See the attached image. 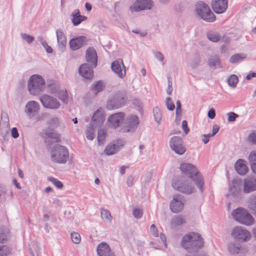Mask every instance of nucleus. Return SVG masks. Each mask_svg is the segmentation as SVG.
<instances>
[{
  "label": "nucleus",
  "mask_w": 256,
  "mask_h": 256,
  "mask_svg": "<svg viewBox=\"0 0 256 256\" xmlns=\"http://www.w3.org/2000/svg\"><path fill=\"white\" fill-rule=\"evenodd\" d=\"M181 246L188 251L186 256H200L198 252L203 246L202 239L198 233L190 232L182 237Z\"/></svg>",
  "instance_id": "nucleus-1"
},
{
  "label": "nucleus",
  "mask_w": 256,
  "mask_h": 256,
  "mask_svg": "<svg viewBox=\"0 0 256 256\" xmlns=\"http://www.w3.org/2000/svg\"><path fill=\"white\" fill-rule=\"evenodd\" d=\"M180 168L182 174L194 180V184L202 193L204 191V182L196 166L188 163H182L180 165Z\"/></svg>",
  "instance_id": "nucleus-2"
},
{
  "label": "nucleus",
  "mask_w": 256,
  "mask_h": 256,
  "mask_svg": "<svg viewBox=\"0 0 256 256\" xmlns=\"http://www.w3.org/2000/svg\"><path fill=\"white\" fill-rule=\"evenodd\" d=\"M128 101V98L124 91L114 92L110 94L106 106L109 110L118 108L124 106Z\"/></svg>",
  "instance_id": "nucleus-3"
},
{
  "label": "nucleus",
  "mask_w": 256,
  "mask_h": 256,
  "mask_svg": "<svg viewBox=\"0 0 256 256\" xmlns=\"http://www.w3.org/2000/svg\"><path fill=\"white\" fill-rule=\"evenodd\" d=\"M232 216L238 222L246 226H251L254 220L248 210L242 208H238L232 212Z\"/></svg>",
  "instance_id": "nucleus-4"
},
{
  "label": "nucleus",
  "mask_w": 256,
  "mask_h": 256,
  "mask_svg": "<svg viewBox=\"0 0 256 256\" xmlns=\"http://www.w3.org/2000/svg\"><path fill=\"white\" fill-rule=\"evenodd\" d=\"M193 182L194 181L192 179H180L174 180L172 186L175 190L182 193L190 194L196 192Z\"/></svg>",
  "instance_id": "nucleus-5"
},
{
  "label": "nucleus",
  "mask_w": 256,
  "mask_h": 256,
  "mask_svg": "<svg viewBox=\"0 0 256 256\" xmlns=\"http://www.w3.org/2000/svg\"><path fill=\"white\" fill-rule=\"evenodd\" d=\"M196 12L203 20L208 22H213L216 16L207 4L199 2L196 4Z\"/></svg>",
  "instance_id": "nucleus-6"
},
{
  "label": "nucleus",
  "mask_w": 256,
  "mask_h": 256,
  "mask_svg": "<svg viewBox=\"0 0 256 256\" xmlns=\"http://www.w3.org/2000/svg\"><path fill=\"white\" fill-rule=\"evenodd\" d=\"M44 86V81L42 78L38 74L30 76L28 82V88L29 92L32 94H36L40 92Z\"/></svg>",
  "instance_id": "nucleus-7"
},
{
  "label": "nucleus",
  "mask_w": 256,
  "mask_h": 256,
  "mask_svg": "<svg viewBox=\"0 0 256 256\" xmlns=\"http://www.w3.org/2000/svg\"><path fill=\"white\" fill-rule=\"evenodd\" d=\"M51 158L53 162L58 164L65 163L68 158V152L64 146H56L52 150Z\"/></svg>",
  "instance_id": "nucleus-8"
},
{
  "label": "nucleus",
  "mask_w": 256,
  "mask_h": 256,
  "mask_svg": "<svg viewBox=\"0 0 256 256\" xmlns=\"http://www.w3.org/2000/svg\"><path fill=\"white\" fill-rule=\"evenodd\" d=\"M170 145L171 149L178 154L182 155L186 150L183 140L180 136L172 137L170 140Z\"/></svg>",
  "instance_id": "nucleus-9"
},
{
  "label": "nucleus",
  "mask_w": 256,
  "mask_h": 256,
  "mask_svg": "<svg viewBox=\"0 0 256 256\" xmlns=\"http://www.w3.org/2000/svg\"><path fill=\"white\" fill-rule=\"evenodd\" d=\"M232 236L240 242H247L251 238L250 233L242 226H236L232 230Z\"/></svg>",
  "instance_id": "nucleus-10"
},
{
  "label": "nucleus",
  "mask_w": 256,
  "mask_h": 256,
  "mask_svg": "<svg viewBox=\"0 0 256 256\" xmlns=\"http://www.w3.org/2000/svg\"><path fill=\"white\" fill-rule=\"evenodd\" d=\"M184 205V200L183 196L180 194H176L173 196L172 200L170 202V210L174 213H179L183 210Z\"/></svg>",
  "instance_id": "nucleus-11"
},
{
  "label": "nucleus",
  "mask_w": 256,
  "mask_h": 256,
  "mask_svg": "<svg viewBox=\"0 0 256 256\" xmlns=\"http://www.w3.org/2000/svg\"><path fill=\"white\" fill-rule=\"evenodd\" d=\"M40 100L44 107L50 109L58 108L60 103L56 98L47 94H44L40 98Z\"/></svg>",
  "instance_id": "nucleus-12"
},
{
  "label": "nucleus",
  "mask_w": 256,
  "mask_h": 256,
  "mask_svg": "<svg viewBox=\"0 0 256 256\" xmlns=\"http://www.w3.org/2000/svg\"><path fill=\"white\" fill-rule=\"evenodd\" d=\"M152 2L149 0H136L130 8L132 12L150 10Z\"/></svg>",
  "instance_id": "nucleus-13"
},
{
  "label": "nucleus",
  "mask_w": 256,
  "mask_h": 256,
  "mask_svg": "<svg viewBox=\"0 0 256 256\" xmlns=\"http://www.w3.org/2000/svg\"><path fill=\"white\" fill-rule=\"evenodd\" d=\"M124 114L122 112L112 114L108 118V123L110 126L116 128L122 124L124 120Z\"/></svg>",
  "instance_id": "nucleus-14"
},
{
  "label": "nucleus",
  "mask_w": 256,
  "mask_h": 256,
  "mask_svg": "<svg viewBox=\"0 0 256 256\" xmlns=\"http://www.w3.org/2000/svg\"><path fill=\"white\" fill-rule=\"evenodd\" d=\"M112 71L120 78H123L126 74L124 66L122 60L114 61L112 64Z\"/></svg>",
  "instance_id": "nucleus-15"
},
{
  "label": "nucleus",
  "mask_w": 256,
  "mask_h": 256,
  "mask_svg": "<svg viewBox=\"0 0 256 256\" xmlns=\"http://www.w3.org/2000/svg\"><path fill=\"white\" fill-rule=\"evenodd\" d=\"M104 118L103 110L101 108L98 109L92 117L90 125L95 127L100 126L103 124Z\"/></svg>",
  "instance_id": "nucleus-16"
},
{
  "label": "nucleus",
  "mask_w": 256,
  "mask_h": 256,
  "mask_svg": "<svg viewBox=\"0 0 256 256\" xmlns=\"http://www.w3.org/2000/svg\"><path fill=\"white\" fill-rule=\"evenodd\" d=\"M243 190L245 193H250L256 190V178H246L244 180Z\"/></svg>",
  "instance_id": "nucleus-17"
},
{
  "label": "nucleus",
  "mask_w": 256,
  "mask_h": 256,
  "mask_svg": "<svg viewBox=\"0 0 256 256\" xmlns=\"http://www.w3.org/2000/svg\"><path fill=\"white\" fill-rule=\"evenodd\" d=\"M212 6L216 13H223L228 8V0H216L212 2Z\"/></svg>",
  "instance_id": "nucleus-18"
},
{
  "label": "nucleus",
  "mask_w": 256,
  "mask_h": 256,
  "mask_svg": "<svg viewBox=\"0 0 256 256\" xmlns=\"http://www.w3.org/2000/svg\"><path fill=\"white\" fill-rule=\"evenodd\" d=\"M124 145V142L122 140H118L112 144H109L108 146L106 148L104 152L108 156L114 154Z\"/></svg>",
  "instance_id": "nucleus-19"
},
{
  "label": "nucleus",
  "mask_w": 256,
  "mask_h": 256,
  "mask_svg": "<svg viewBox=\"0 0 256 256\" xmlns=\"http://www.w3.org/2000/svg\"><path fill=\"white\" fill-rule=\"evenodd\" d=\"M97 253L98 256H115L110 246L106 242L100 244L97 247Z\"/></svg>",
  "instance_id": "nucleus-20"
},
{
  "label": "nucleus",
  "mask_w": 256,
  "mask_h": 256,
  "mask_svg": "<svg viewBox=\"0 0 256 256\" xmlns=\"http://www.w3.org/2000/svg\"><path fill=\"white\" fill-rule=\"evenodd\" d=\"M86 58L88 62L90 63L92 67H96L97 64V54L93 48H88L86 53Z\"/></svg>",
  "instance_id": "nucleus-21"
},
{
  "label": "nucleus",
  "mask_w": 256,
  "mask_h": 256,
  "mask_svg": "<svg viewBox=\"0 0 256 256\" xmlns=\"http://www.w3.org/2000/svg\"><path fill=\"white\" fill-rule=\"evenodd\" d=\"M92 68H90L86 64H82L78 69L80 74L86 79H91L93 76Z\"/></svg>",
  "instance_id": "nucleus-22"
},
{
  "label": "nucleus",
  "mask_w": 256,
  "mask_h": 256,
  "mask_svg": "<svg viewBox=\"0 0 256 256\" xmlns=\"http://www.w3.org/2000/svg\"><path fill=\"white\" fill-rule=\"evenodd\" d=\"M236 172L240 175H245L247 174L248 168L246 164V161L242 159H238L234 164Z\"/></svg>",
  "instance_id": "nucleus-23"
},
{
  "label": "nucleus",
  "mask_w": 256,
  "mask_h": 256,
  "mask_svg": "<svg viewBox=\"0 0 256 256\" xmlns=\"http://www.w3.org/2000/svg\"><path fill=\"white\" fill-rule=\"evenodd\" d=\"M85 38L83 36H80L74 38L70 40L69 42L70 47L72 50L79 49L83 44Z\"/></svg>",
  "instance_id": "nucleus-24"
},
{
  "label": "nucleus",
  "mask_w": 256,
  "mask_h": 256,
  "mask_svg": "<svg viewBox=\"0 0 256 256\" xmlns=\"http://www.w3.org/2000/svg\"><path fill=\"white\" fill-rule=\"evenodd\" d=\"M39 110V106L35 101L28 102L25 106V111L29 116H34Z\"/></svg>",
  "instance_id": "nucleus-25"
},
{
  "label": "nucleus",
  "mask_w": 256,
  "mask_h": 256,
  "mask_svg": "<svg viewBox=\"0 0 256 256\" xmlns=\"http://www.w3.org/2000/svg\"><path fill=\"white\" fill-rule=\"evenodd\" d=\"M42 136L46 142L48 141L49 140L56 142L60 139L59 134L54 130L50 129V128H46L44 130Z\"/></svg>",
  "instance_id": "nucleus-26"
},
{
  "label": "nucleus",
  "mask_w": 256,
  "mask_h": 256,
  "mask_svg": "<svg viewBox=\"0 0 256 256\" xmlns=\"http://www.w3.org/2000/svg\"><path fill=\"white\" fill-rule=\"evenodd\" d=\"M72 17V22L74 26L78 25L81 22L86 20V17L80 14V10L78 9L75 10L71 14Z\"/></svg>",
  "instance_id": "nucleus-27"
},
{
  "label": "nucleus",
  "mask_w": 256,
  "mask_h": 256,
  "mask_svg": "<svg viewBox=\"0 0 256 256\" xmlns=\"http://www.w3.org/2000/svg\"><path fill=\"white\" fill-rule=\"evenodd\" d=\"M126 124L128 128L126 130L127 132H130L132 129L136 127L138 124V118L136 115H132L128 116L126 121Z\"/></svg>",
  "instance_id": "nucleus-28"
},
{
  "label": "nucleus",
  "mask_w": 256,
  "mask_h": 256,
  "mask_svg": "<svg viewBox=\"0 0 256 256\" xmlns=\"http://www.w3.org/2000/svg\"><path fill=\"white\" fill-rule=\"evenodd\" d=\"M56 34L59 48L62 51H64L66 44V37L64 33L60 30H57Z\"/></svg>",
  "instance_id": "nucleus-29"
},
{
  "label": "nucleus",
  "mask_w": 256,
  "mask_h": 256,
  "mask_svg": "<svg viewBox=\"0 0 256 256\" xmlns=\"http://www.w3.org/2000/svg\"><path fill=\"white\" fill-rule=\"evenodd\" d=\"M186 223V220L182 216H177L172 218L170 222V226L172 228H174L178 226H180Z\"/></svg>",
  "instance_id": "nucleus-30"
},
{
  "label": "nucleus",
  "mask_w": 256,
  "mask_h": 256,
  "mask_svg": "<svg viewBox=\"0 0 256 256\" xmlns=\"http://www.w3.org/2000/svg\"><path fill=\"white\" fill-rule=\"evenodd\" d=\"M248 208L254 214L256 212V193L249 198L248 202Z\"/></svg>",
  "instance_id": "nucleus-31"
},
{
  "label": "nucleus",
  "mask_w": 256,
  "mask_h": 256,
  "mask_svg": "<svg viewBox=\"0 0 256 256\" xmlns=\"http://www.w3.org/2000/svg\"><path fill=\"white\" fill-rule=\"evenodd\" d=\"M248 160L252 172L256 174V150H253L250 153Z\"/></svg>",
  "instance_id": "nucleus-32"
},
{
  "label": "nucleus",
  "mask_w": 256,
  "mask_h": 256,
  "mask_svg": "<svg viewBox=\"0 0 256 256\" xmlns=\"http://www.w3.org/2000/svg\"><path fill=\"white\" fill-rule=\"evenodd\" d=\"M246 57V54L244 53L235 54L230 58V62L232 64H236L245 59Z\"/></svg>",
  "instance_id": "nucleus-33"
},
{
  "label": "nucleus",
  "mask_w": 256,
  "mask_h": 256,
  "mask_svg": "<svg viewBox=\"0 0 256 256\" xmlns=\"http://www.w3.org/2000/svg\"><path fill=\"white\" fill-rule=\"evenodd\" d=\"M208 64L210 67L213 69L221 67L219 58L215 56L212 57L208 60Z\"/></svg>",
  "instance_id": "nucleus-34"
},
{
  "label": "nucleus",
  "mask_w": 256,
  "mask_h": 256,
  "mask_svg": "<svg viewBox=\"0 0 256 256\" xmlns=\"http://www.w3.org/2000/svg\"><path fill=\"white\" fill-rule=\"evenodd\" d=\"M227 82L230 86L235 88L238 82V78L236 75L231 74L228 78Z\"/></svg>",
  "instance_id": "nucleus-35"
},
{
  "label": "nucleus",
  "mask_w": 256,
  "mask_h": 256,
  "mask_svg": "<svg viewBox=\"0 0 256 256\" xmlns=\"http://www.w3.org/2000/svg\"><path fill=\"white\" fill-rule=\"evenodd\" d=\"M101 217L104 220L108 222H110L112 219L110 212L104 208L101 210Z\"/></svg>",
  "instance_id": "nucleus-36"
},
{
  "label": "nucleus",
  "mask_w": 256,
  "mask_h": 256,
  "mask_svg": "<svg viewBox=\"0 0 256 256\" xmlns=\"http://www.w3.org/2000/svg\"><path fill=\"white\" fill-rule=\"evenodd\" d=\"M240 190V186L237 181H232V186L230 188V192L233 194H236Z\"/></svg>",
  "instance_id": "nucleus-37"
},
{
  "label": "nucleus",
  "mask_w": 256,
  "mask_h": 256,
  "mask_svg": "<svg viewBox=\"0 0 256 256\" xmlns=\"http://www.w3.org/2000/svg\"><path fill=\"white\" fill-rule=\"evenodd\" d=\"M94 128H96L94 126H92L90 124V126L86 128V136L88 139L90 140H92L94 138Z\"/></svg>",
  "instance_id": "nucleus-38"
},
{
  "label": "nucleus",
  "mask_w": 256,
  "mask_h": 256,
  "mask_svg": "<svg viewBox=\"0 0 256 256\" xmlns=\"http://www.w3.org/2000/svg\"><path fill=\"white\" fill-rule=\"evenodd\" d=\"M207 37L210 40L214 42L219 41L220 38V35L216 32H208L207 34Z\"/></svg>",
  "instance_id": "nucleus-39"
},
{
  "label": "nucleus",
  "mask_w": 256,
  "mask_h": 256,
  "mask_svg": "<svg viewBox=\"0 0 256 256\" xmlns=\"http://www.w3.org/2000/svg\"><path fill=\"white\" fill-rule=\"evenodd\" d=\"M153 113L155 120L158 124H160L162 117V112L156 106L154 108L153 110Z\"/></svg>",
  "instance_id": "nucleus-40"
},
{
  "label": "nucleus",
  "mask_w": 256,
  "mask_h": 256,
  "mask_svg": "<svg viewBox=\"0 0 256 256\" xmlns=\"http://www.w3.org/2000/svg\"><path fill=\"white\" fill-rule=\"evenodd\" d=\"M106 136V132L104 130H100L98 133V142L99 145L103 144Z\"/></svg>",
  "instance_id": "nucleus-41"
},
{
  "label": "nucleus",
  "mask_w": 256,
  "mask_h": 256,
  "mask_svg": "<svg viewBox=\"0 0 256 256\" xmlns=\"http://www.w3.org/2000/svg\"><path fill=\"white\" fill-rule=\"evenodd\" d=\"M229 252L232 254H237L240 251V247L234 243H230L228 245Z\"/></svg>",
  "instance_id": "nucleus-42"
},
{
  "label": "nucleus",
  "mask_w": 256,
  "mask_h": 256,
  "mask_svg": "<svg viewBox=\"0 0 256 256\" xmlns=\"http://www.w3.org/2000/svg\"><path fill=\"white\" fill-rule=\"evenodd\" d=\"M11 249L8 246H0V256H7L10 254Z\"/></svg>",
  "instance_id": "nucleus-43"
},
{
  "label": "nucleus",
  "mask_w": 256,
  "mask_h": 256,
  "mask_svg": "<svg viewBox=\"0 0 256 256\" xmlns=\"http://www.w3.org/2000/svg\"><path fill=\"white\" fill-rule=\"evenodd\" d=\"M71 239L74 243L78 244L80 242L81 237L78 233L74 232L71 233Z\"/></svg>",
  "instance_id": "nucleus-44"
},
{
  "label": "nucleus",
  "mask_w": 256,
  "mask_h": 256,
  "mask_svg": "<svg viewBox=\"0 0 256 256\" xmlns=\"http://www.w3.org/2000/svg\"><path fill=\"white\" fill-rule=\"evenodd\" d=\"M60 120L58 118H53L48 121L49 125L53 128L60 126Z\"/></svg>",
  "instance_id": "nucleus-45"
},
{
  "label": "nucleus",
  "mask_w": 256,
  "mask_h": 256,
  "mask_svg": "<svg viewBox=\"0 0 256 256\" xmlns=\"http://www.w3.org/2000/svg\"><path fill=\"white\" fill-rule=\"evenodd\" d=\"M38 246L36 242H32L30 244V252L32 256H34L35 253H38Z\"/></svg>",
  "instance_id": "nucleus-46"
},
{
  "label": "nucleus",
  "mask_w": 256,
  "mask_h": 256,
  "mask_svg": "<svg viewBox=\"0 0 256 256\" xmlns=\"http://www.w3.org/2000/svg\"><path fill=\"white\" fill-rule=\"evenodd\" d=\"M104 88L102 82H98L93 86L92 89L96 94L102 91Z\"/></svg>",
  "instance_id": "nucleus-47"
},
{
  "label": "nucleus",
  "mask_w": 256,
  "mask_h": 256,
  "mask_svg": "<svg viewBox=\"0 0 256 256\" xmlns=\"http://www.w3.org/2000/svg\"><path fill=\"white\" fill-rule=\"evenodd\" d=\"M48 180H49V181L52 182L58 188H62V186H63L62 184L60 181H59L58 180H57L54 178H52V177L48 178Z\"/></svg>",
  "instance_id": "nucleus-48"
},
{
  "label": "nucleus",
  "mask_w": 256,
  "mask_h": 256,
  "mask_svg": "<svg viewBox=\"0 0 256 256\" xmlns=\"http://www.w3.org/2000/svg\"><path fill=\"white\" fill-rule=\"evenodd\" d=\"M200 58L198 56H196L194 58L192 64H191V67L192 68H196L200 63Z\"/></svg>",
  "instance_id": "nucleus-49"
},
{
  "label": "nucleus",
  "mask_w": 256,
  "mask_h": 256,
  "mask_svg": "<svg viewBox=\"0 0 256 256\" xmlns=\"http://www.w3.org/2000/svg\"><path fill=\"white\" fill-rule=\"evenodd\" d=\"M143 212L142 210L140 208H135L133 210V216L136 218H140L142 217Z\"/></svg>",
  "instance_id": "nucleus-50"
},
{
  "label": "nucleus",
  "mask_w": 256,
  "mask_h": 256,
  "mask_svg": "<svg viewBox=\"0 0 256 256\" xmlns=\"http://www.w3.org/2000/svg\"><path fill=\"white\" fill-rule=\"evenodd\" d=\"M22 38L25 40L28 44L31 43L34 40V38L30 35L26 34H21Z\"/></svg>",
  "instance_id": "nucleus-51"
},
{
  "label": "nucleus",
  "mask_w": 256,
  "mask_h": 256,
  "mask_svg": "<svg viewBox=\"0 0 256 256\" xmlns=\"http://www.w3.org/2000/svg\"><path fill=\"white\" fill-rule=\"evenodd\" d=\"M228 120L234 122L238 117V115L234 112H230L228 114Z\"/></svg>",
  "instance_id": "nucleus-52"
},
{
  "label": "nucleus",
  "mask_w": 256,
  "mask_h": 256,
  "mask_svg": "<svg viewBox=\"0 0 256 256\" xmlns=\"http://www.w3.org/2000/svg\"><path fill=\"white\" fill-rule=\"evenodd\" d=\"M166 105L168 110H172L174 108V105L170 98H168L166 101Z\"/></svg>",
  "instance_id": "nucleus-53"
},
{
  "label": "nucleus",
  "mask_w": 256,
  "mask_h": 256,
  "mask_svg": "<svg viewBox=\"0 0 256 256\" xmlns=\"http://www.w3.org/2000/svg\"><path fill=\"white\" fill-rule=\"evenodd\" d=\"M150 232L152 233V234L154 236L156 237H158V230H157L156 226L154 224H152L150 228Z\"/></svg>",
  "instance_id": "nucleus-54"
},
{
  "label": "nucleus",
  "mask_w": 256,
  "mask_h": 256,
  "mask_svg": "<svg viewBox=\"0 0 256 256\" xmlns=\"http://www.w3.org/2000/svg\"><path fill=\"white\" fill-rule=\"evenodd\" d=\"M176 120H177L178 114H182V110L181 108L180 102L179 100H178L176 102Z\"/></svg>",
  "instance_id": "nucleus-55"
},
{
  "label": "nucleus",
  "mask_w": 256,
  "mask_h": 256,
  "mask_svg": "<svg viewBox=\"0 0 256 256\" xmlns=\"http://www.w3.org/2000/svg\"><path fill=\"white\" fill-rule=\"evenodd\" d=\"M182 128L184 130V134H188L189 132V129L188 127L187 122L186 120H183L182 124Z\"/></svg>",
  "instance_id": "nucleus-56"
},
{
  "label": "nucleus",
  "mask_w": 256,
  "mask_h": 256,
  "mask_svg": "<svg viewBox=\"0 0 256 256\" xmlns=\"http://www.w3.org/2000/svg\"><path fill=\"white\" fill-rule=\"evenodd\" d=\"M42 44L48 53H52V48L48 46L46 42H42Z\"/></svg>",
  "instance_id": "nucleus-57"
},
{
  "label": "nucleus",
  "mask_w": 256,
  "mask_h": 256,
  "mask_svg": "<svg viewBox=\"0 0 256 256\" xmlns=\"http://www.w3.org/2000/svg\"><path fill=\"white\" fill-rule=\"evenodd\" d=\"M248 140L254 144H256V133H252L249 135Z\"/></svg>",
  "instance_id": "nucleus-58"
},
{
  "label": "nucleus",
  "mask_w": 256,
  "mask_h": 256,
  "mask_svg": "<svg viewBox=\"0 0 256 256\" xmlns=\"http://www.w3.org/2000/svg\"><path fill=\"white\" fill-rule=\"evenodd\" d=\"M12 135L14 138H17L18 136V133L16 128L12 129Z\"/></svg>",
  "instance_id": "nucleus-59"
},
{
  "label": "nucleus",
  "mask_w": 256,
  "mask_h": 256,
  "mask_svg": "<svg viewBox=\"0 0 256 256\" xmlns=\"http://www.w3.org/2000/svg\"><path fill=\"white\" fill-rule=\"evenodd\" d=\"M216 116L215 112L214 110L210 109L208 112V116L210 119H213Z\"/></svg>",
  "instance_id": "nucleus-60"
},
{
  "label": "nucleus",
  "mask_w": 256,
  "mask_h": 256,
  "mask_svg": "<svg viewBox=\"0 0 256 256\" xmlns=\"http://www.w3.org/2000/svg\"><path fill=\"white\" fill-rule=\"evenodd\" d=\"M154 56L160 61H162L164 60L163 55L159 52H154Z\"/></svg>",
  "instance_id": "nucleus-61"
},
{
  "label": "nucleus",
  "mask_w": 256,
  "mask_h": 256,
  "mask_svg": "<svg viewBox=\"0 0 256 256\" xmlns=\"http://www.w3.org/2000/svg\"><path fill=\"white\" fill-rule=\"evenodd\" d=\"M6 240V234L2 232H0V243L4 242Z\"/></svg>",
  "instance_id": "nucleus-62"
},
{
  "label": "nucleus",
  "mask_w": 256,
  "mask_h": 256,
  "mask_svg": "<svg viewBox=\"0 0 256 256\" xmlns=\"http://www.w3.org/2000/svg\"><path fill=\"white\" fill-rule=\"evenodd\" d=\"M210 136H210V134H204L203 136V138H202V142H204V144H206L208 142V140H209V138H210Z\"/></svg>",
  "instance_id": "nucleus-63"
},
{
  "label": "nucleus",
  "mask_w": 256,
  "mask_h": 256,
  "mask_svg": "<svg viewBox=\"0 0 256 256\" xmlns=\"http://www.w3.org/2000/svg\"><path fill=\"white\" fill-rule=\"evenodd\" d=\"M219 126L218 125H214L213 126L212 128V133L210 136H214L218 131L219 130Z\"/></svg>",
  "instance_id": "nucleus-64"
}]
</instances>
